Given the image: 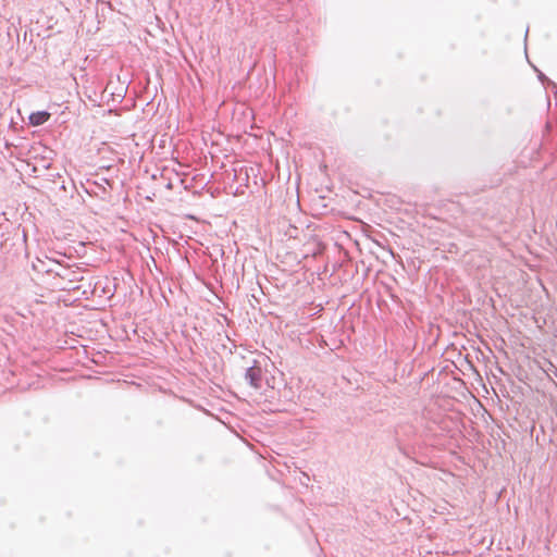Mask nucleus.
<instances>
[{"instance_id": "obj_2", "label": "nucleus", "mask_w": 557, "mask_h": 557, "mask_svg": "<svg viewBox=\"0 0 557 557\" xmlns=\"http://www.w3.org/2000/svg\"><path fill=\"white\" fill-rule=\"evenodd\" d=\"M253 372H255V371H253V369H249V370H248V375L251 377V381H253V380H255Z\"/></svg>"}, {"instance_id": "obj_1", "label": "nucleus", "mask_w": 557, "mask_h": 557, "mask_svg": "<svg viewBox=\"0 0 557 557\" xmlns=\"http://www.w3.org/2000/svg\"><path fill=\"white\" fill-rule=\"evenodd\" d=\"M50 119V113L47 111L34 112L29 115V123L34 126H39Z\"/></svg>"}]
</instances>
